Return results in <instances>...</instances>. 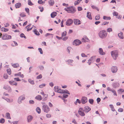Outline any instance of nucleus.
Returning a JSON list of instances; mask_svg holds the SVG:
<instances>
[{
    "label": "nucleus",
    "instance_id": "4468645a",
    "mask_svg": "<svg viewBox=\"0 0 124 124\" xmlns=\"http://www.w3.org/2000/svg\"><path fill=\"white\" fill-rule=\"evenodd\" d=\"M98 52L101 55H104L105 54V53L103 51V49L101 48L99 49Z\"/></svg>",
    "mask_w": 124,
    "mask_h": 124
},
{
    "label": "nucleus",
    "instance_id": "bf43d9fd",
    "mask_svg": "<svg viewBox=\"0 0 124 124\" xmlns=\"http://www.w3.org/2000/svg\"><path fill=\"white\" fill-rule=\"evenodd\" d=\"M68 95L66 94H64L62 95L63 97L64 98H66L68 97Z\"/></svg>",
    "mask_w": 124,
    "mask_h": 124
},
{
    "label": "nucleus",
    "instance_id": "20e7f679",
    "mask_svg": "<svg viewBox=\"0 0 124 124\" xmlns=\"http://www.w3.org/2000/svg\"><path fill=\"white\" fill-rule=\"evenodd\" d=\"M42 110L44 112L48 113L50 111V109L47 105H44L42 106Z\"/></svg>",
    "mask_w": 124,
    "mask_h": 124
},
{
    "label": "nucleus",
    "instance_id": "7c9ffc66",
    "mask_svg": "<svg viewBox=\"0 0 124 124\" xmlns=\"http://www.w3.org/2000/svg\"><path fill=\"white\" fill-rule=\"evenodd\" d=\"M12 66L14 68H16L19 66V64L18 63H17L12 64Z\"/></svg>",
    "mask_w": 124,
    "mask_h": 124
},
{
    "label": "nucleus",
    "instance_id": "774afa93",
    "mask_svg": "<svg viewBox=\"0 0 124 124\" xmlns=\"http://www.w3.org/2000/svg\"><path fill=\"white\" fill-rule=\"evenodd\" d=\"M123 109L122 108H120L118 110V112H122L123 111Z\"/></svg>",
    "mask_w": 124,
    "mask_h": 124
},
{
    "label": "nucleus",
    "instance_id": "bb28decb",
    "mask_svg": "<svg viewBox=\"0 0 124 124\" xmlns=\"http://www.w3.org/2000/svg\"><path fill=\"white\" fill-rule=\"evenodd\" d=\"M78 112L79 114L82 116H84L85 115L84 112L82 111H78Z\"/></svg>",
    "mask_w": 124,
    "mask_h": 124
},
{
    "label": "nucleus",
    "instance_id": "2eb2a0df",
    "mask_svg": "<svg viewBox=\"0 0 124 124\" xmlns=\"http://www.w3.org/2000/svg\"><path fill=\"white\" fill-rule=\"evenodd\" d=\"M60 91V92H59L60 93L64 94L66 93L68 94L69 95L70 94V93L67 90H62Z\"/></svg>",
    "mask_w": 124,
    "mask_h": 124
},
{
    "label": "nucleus",
    "instance_id": "0e129e2a",
    "mask_svg": "<svg viewBox=\"0 0 124 124\" xmlns=\"http://www.w3.org/2000/svg\"><path fill=\"white\" fill-rule=\"evenodd\" d=\"M42 78V76L41 74H40L38 75V76H37V79H41Z\"/></svg>",
    "mask_w": 124,
    "mask_h": 124
},
{
    "label": "nucleus",
    "instance_id": "338daca9",
    "mask_svg": "<svg viewBox=\"0 0 124 124\" xmlns=\"http://www.w3.org/2000/svg\"><path fill=\"white\" fill-rule=\"evenodd\" d=\"M43 96H44V99H45V100H46L48 97V95L47 94H44V95Z\"/></svg>",
    "mask_w": 124,
    "mask_h": 124
},
{
    "label": "nucleus",
    "instance_id": "423d86ee",
    "mask_svg": "<svg viewBox=\"0 0 124 124\" xmlns=\"http://www.w3.org/2000/svg\"><path fill=\"white\" fill-rule=\"evenodd\" d=\"M111 70L112 73H115L117 72L118 70V68L116 66H112L111 67Z\"/></svg>",
    "mask_w": 124,
    "mask_h": 124
},
{
    "label": "nucleus",
    "instance_id": "5fc2aeb1",
    "mask_svg": "<svg viewBox=\"0 0 124 124\" xmlns=\"http://www.w3.org/2000/svg\"><path fill=\"white\" fill-rule=\"evenodd\" d=\"M86 39L89 40L87 38H85V39L84 38H82V42H85L86 41Z\"/></svg>",
    "mask_w": 124,
    "mask_h": 124
},
{
    "label": "nucleus",
    "instance_id": "13d9d810",
    "mask_svg": "<svg viewBox=\"0 0 124 124\" xmlns=\"http://www.w3.org/2000/svg\"><path fill=\"white\" fill-rule=\"evenodd\" d=\"M13 42L14 43L15 45H14L13 44H11V45L12 46H17L18 45V44L15 41H13Z\"/></svg>",
    "mask_w": 124,
    "mask_h": 124
},
{
    "label": "nucleus",
    "instance_id": "de8ad7c7",
    "mask_svg": "<svg viewBox=\"0 0 124 124\" xmlns=\"http://www.w3.org/2000/svg\"><path fill=\"white\" fill-rule=\"evenodd\" d=\"M7 71L8 73L10 75L11 73V71L10 68L8 69H7Z\"/></svg>",
    "mask_w": 124,
    "mask_h": 124
},
{
    "label": "nucleus",
    "instance_id": "39448f33",
    "mask_svg": "<svg viewBox=\"0 0 124 124\" xmlns=\"http://www.w3.org/2000/svg\"><path fill=\"white\" fill-rule=\"evenodd\" d=\"M3 40L9 39H11V35H8L7 34H3L2 37Z\"/></svg>",
    "mask_w": 124,
    "mask_h": 124
},
{
    "label": "nucleus",
    "instance_id": "69168bd1",
    "mask_svg": "<svg viewBox=\"0 0 124 124\" xmlns=\"http://www.w3.org/2000/svg\"><path fill=\"white\" fill-rule=\"evenodd\" d=\"M8 75L6 74L5 73L3 75V77L4 78L6 79H7L8 78Z\"/></svg>",
    "mask_w": 124,
    "mask_h": 124
},
{
    "label": "nucleus",
    "instance_id": "e2e57ef3",
    "mask_svg": "<svg viewBox=\"0 0 124 124\" xmlns=\"http://www.w3.org/2000/svg\"><path fill=\"white\" fill-rule=\"evenodd\" d=\"M113 14L114 16H117V15H118V13L117 12L115 11H114L113 13Z\"/></svg>",
    "mask_w": 124,
    "mask_h": 124
},
{
    "label": "nucleus",
    "instance_id": "a19ab883",
    "mask_svg": "<svg viewBox=\"0 0 124 124\" xmlns=\"http://www.w3.org/2000/svg\"><path fill=\"white\" fill-rule=\"evenodd\" d=\"M20 16L22 17H24L26 16V15L24 14V13L23 12L21 13L20 15Z\"/></svg>",
    "mask_w": 124,
    "mask_h": 124
},
{
    "label": "nucleus",
    "instance_id": "0eeeda50",
    "mask_svg": "<svg viewBox=\"0 0 124 124\" xmlns=\"http://www.w3.org/2000/svg\"><path fill=\"white\" fill-rule=\"evenodd\" d=\"M73 44L75 45L78 46L82 43L81 42L79 39L75 40L73 42Z\"/></svg>",
    "mask_w": 124,
    "mask_h": 124
},
{
    "label": "nucleus",
    "instance_id": "1a4fd4ad",
    "mask_svg": "<svg viewBox=\"0 0 124 124\" xmlns=\"http://www.w3.org/2000/svg\"><path fill=\"white\" fill-rule=\"evenodd\" d=\"M73 22V20L72 19H69L67 21L66 24L67 26H70L72 24Z\"/></svg>",
    "mask_w": 124,
    "mask_h": 124
},
{
    "label": "nucleus",
    "instance_id": "6e6d98bb",
    "mask_svg": "<svg viewBox=\"0 0 124 124\" xmlns=\"http://www.w3.org/2000/svg\"><path fill=\"white\" fill-rule=\"evenodd\" d=\"M39 8L40 9V11L41 12H42L43 11L44 8L42 7L39 6Z\"/></svg>",
    "mask_w": 124,
    "mask_h": 124
},
{
    "label": "nucleus",
    "instance_id": "e433bc0d",
    "mask_svg": "<svg viewBox=\"0 0 124 124\" xmlns=\"http://www.w3.org/2000/svg\"><path fill=\"white\" fill-rule=\"evenodd\" d=\"M1 30L2 31L6 32L8 31L9 30L5 28L4 27H2L1 29Z\"/></svg>",
    "mask_w": 124,
    "mask_h": 124
},
{
    "label": "nucleus",
    "instance_id": "864d4df0",
    "mask_svg": "<svg viewBox=\"0 0 124 124\" xmlns=\"http://www.w3.org/2000/svg\"><path fill=\"white\" fill-rule=\"evenodd\" d=\"M46 85V84H43L41 85H40L39 86V88H42L44 87Z\"/></svg>",
    "mask_w": 124,
    "mask_h": 124
},
{
    "label": "nucleus",
    "instance_id": "a18cd8bd",
    "mask_svg": "<svg viewBox=\"0 0 124 124\" xmlns=\"http://www.w3.org/2000/svg\"><path fill=\"white\" fill-rule=\"evenodd\" d=\"M20 36L21 37L23 38H24L25 39L27 38L24 35L23 33H22L20 35Z\"/></svg>",
    "mask_w": 124,
    "mask_h": 124
},
{
    "label": "nucleus",
    "instance_id": "a878e982",
    "mask_svg": "<svg viewBox=\"0 0 124 124\" xmlns=\"http://www.w3.org/2000/svg\"><path fill=\"white\" fill-rule=\"evenodd\" d=\"M123 33L122 32L119 33L118 34V36L120 39H124V37L123 36Z\"/></svg>",
    "mask_w": 124,
    "mask_h": 124
},
{
    "label": "nucleus",
    "instance_id": "c85d7f7f",
    "mask_svg": "<svg viewBox=\"0 0 124 124\" xmlns=\"http://www.w3.org/2000/svg\"><path fill=\"white\" fill-rule=\"evenodd\" d=\"M109 106L111 109V110L113 111H116L115 110L114 108V107L113 105L112 104H110L109 105Z\"/></svg>",
    "mask_w": 124,
    "mask_h": 124
},
{
    "label": "nucleus",
    "instance_id": "3c124183",
    "mask_svg": "<svg viewBox=\"0 0 124 124\" xmlns=\"http://www.w3.org/2000/svg\"><path fill=\"white\" fill-rule=\"evenodd\" d=\"M5 119L3 118H1L0 119V123L3 124L5 122Z\"/></svg>",
    "mask_w": 124,
    "mask_h": 124
},
{
    "label": "nucleus",
    "instance_id": "4c0bfd02",
    "mask_svg": "<svg viewBox=\"0 0 124 124\" xmlns=\"http://www.w3.org/2000/svg\"><path fill=\"white\" fill-rule=\"evenodd\" d=\"M37 112L38 114H40L41 112V110L39 107H37L36 109Z\"/></svg>",
    "mask_w": 124,
    "mask_h": 124
},
{
    "label": "nucleus",
    "instance_id": "cd10ccee",
    "mask_svg": "<svg viewBox=\"0 0 124 124\" xmlns=\"http://www.w3.org/2000/svg\"><path fill=\"white\" fill-rule=\"evenodd\" d=\"M107 89L108 91H111L113 93H114V92H115V91L114 90L112 89H111L109 87H107Z\"/></svg>",
    "mask_w": 124,
    "mask_h": 124
},
{
    "label": "nucleus",
    "instance_id": "ddd939ff",
    "mask_svg": "<svg viewBox=\"0 0 124 124\" xmlns=\"http://www.w3.org/2000/svg\"><path fill=\"white\" fill-rule=\"evenodd\" d=\"M112 86L114 88H116L118 87L119 86L120 84L119 83L115 82L112 83Z\"/></svg>",
    "mask_w": 124,
    "mask_h": 124
},
{
    "label": "nucleus",
    "instance_id": "6e6552de",
    "mask_svg": "<svg viewBox=\"0 0 124 124\" xmlns=\"http://www.w3.org/2000/svg\"><path fill=\"white\" fill-rule=\"evenodd\" d=\"M25 99V96L23 95L20 96L18 100V102L19 104H21L22 103V101H23Z\"/></svg>",
    "mask_w": 124,
    "mask_h": 124
},
{
    "label": "nucleus",
    "instance_id": "f257e3e1",
    "mask_svg": "<svg viewBox=\"0 0 124 124\" xmlns=\"http://www.w3.org/2000/svg\"><path fill=\"white\" fill-rule=\"evenodd\" d=\"M98 35L101 39H105L107 36V33L105 30H101L99 32Z\"/></svg>",
    "mask_w": 124,
    "mask_h": 124
},
{
    "label": "nucleus",
    "instance_id": "7ed1b4c3",
    "mask_svg": "<svg viewBox=\"0 0 124 124\" xmlns=\"http://www.w3.org/2000/svg\"><path fill=\"white\" fill-rule=\"evenodd\" d=\"M111 56L114 59L116 60L118 56V52L117 50H114L111 52Z\"/></svg>",
    "mask_w": 124,
    "mask_h": 124
},
{
    "label": "nucleus",
    "instance_id": "c9c22d12",
    "mask_svg": "<svg viewBox=\"0 0 124 124\" xmlns=\"http://www.w3.org/2000/svg\"><path fill=\"white\" fill-rule=\"evenodd\" d=\"M82 0H78L75 1L74 2V5H77L80 2L82 1Z\"/></svg>",
    "mask_w": 124,
    "mask_h": 124
},
{
    "label": "nucleus",
    "instance_id": "a211bd4d",
    "mask_svg": "<svg viewBox=\"0 0 124 124\" xmlns=\"http://www.w3.org/2000/svg\"><path fill=\"white\" fill-rule=\"evenodd\" d=\"M10 84L12 85H15L16 86L17 85V83L14 81H10L9 82Z\"/></svg>",
    "mask_w": 124,
    "mask_h": 124
},
{
    "label": "nucleus",
    "instance_id": "58836bf2",
    "mask_svg": "<svg viewBox=\"0 0 124 124\" xmlns=\"http://www.w3.org/2000/svg\"><path fill=\"white\" fill-rule=\"evenodd\" d=\"M77 103H78L79 104H80L81 103V102L78 99H77L76 101L75 102L74 104L75 105H77Z\"/></svg>",
    "mask_w": 124,
    "mask_h": 124
},
{
    "label": "nucleus",
    "instance_id": "4d7b16f0",
    "mask_svg": "<svg viewBox=\"0 0 124 124\" xmlns=\"http://www.w3.org/2000/svg\"><path fill=\"white\" fill-rule=\"evenodd\" d=\"M25 10L26 12L29 15V10L28 8H25Z\"/></svg>",
    "mask_w": 124,
    "mask_h": 124
},
{
    "label": "nucleus",
    "instance_id": "9d476101",
    "mask_svg": "<svg viewBox=\"0 0 124 124\" xmlns=\"http://www.w3.org/2000/svg\"><path fill=\"white\" fill-rule=\"evenodd\" d=\"M27 122L28 123H30L32 120L33 118V117L31 115H29L27 116Z\"/></svg>",
    "mask_w": 124,
    "mask_h": 124
},
{
    "label": "nucleus",
    "instance_id": "ea45409f",
    "mask_svg": "<svg viewBox=\"0 0 124 124\" xmlns=\"http://www.w3.org/2000/svg\"><path fill=\"white\" fill-rule=\"evenodd\" d=\"M71 48L70 47L68 46L67 47V51L69 53V54H70V50H71Z\"/></svg>",
    "mask_w": 124,
    "mask_h": 124
},
{
    "label": "nucleus",
    "instance_id": "b1692460",
    "mask_svg": "<svg viewBox=\"0 0 124 124\" xmlns=\"http://www.w3.org/2000/svg\"><path fill=\"white\" fill-rule=\"evenodd\" d=\"M57 13L55 12H52L51 14V17L54 18L57 14Z\"/></svg>",
    "mask_w": 124,
    "mask_h": 124
},
{
    "label": "nucleus",
    "instance_id": "5701e85b",
    "mask_svg": "<svg viewBox=\"0 0 124 124\" xmlns=\"http://www.w3.org/2000/svg\"><path fill=\"white\" fill-rule=\"evenodd\" d=\"M35 99L39 101H40L42 99V98L40 95H38L36 97Z\"/></svg>",
    "mask_w": 124,
    "mask_h": 124
},
{
    "label": "nucleus",
    "instance_id": "c03bdc74",
    "mask_svg": "<svg viewBox=\"0 0 124 124\" xmlns=\"http://www.w3.org/2000/svg\"><path fill=\"white\" fill-rule=\"evenodd\" d=\"M89 103L91 104H93V103L94 101L93 99H90L89 100Z\"/></svg>",
    "mask_w": 124,
    "mask_h": 124
},
{
    "label": "nucleus",
    "instance_id": "052dcab7",
    "mask_svg": "<svg viewBox=\"0 0 124 124\" xmlns=\"http://www.w3.org/2000/svg\"><path fill=\"white\" fill-rule=\"evenodd\" d=\"M38 50L40 52V53L41 54H43V51H42V49L41 48H39L38 49Z\"/></svg>",
    "mask_w": 124,
    "mask_h": 124
},
{
    "label": "nucleus",
    "instance_id": "4be33fe9",
    "mask_svg": "<svg viewBox=\"0 0 124 124\" xmlns=\"http://www.w3.org/2000/svg\"><path fill=\"white\" fill-rule=\"evenodd\" d=\"M87 17L90 19H92V18L91 15V13L89 12H87Z\"/></svg>",
    "mask_w": 124,
    "mask_h": 124
},
{
    "label": "nucleus",
    "instance_id": "2f4dec72",
    "mask_svg": "<svg viewBox=\"0 0 124 124\" xmlns=\"http://www.w3.org/2000/svg\"><path fill=\"white\" fill-rule=\"evenodd\" d=\"M6 115L7 118L9 119H11L10 114L9 113H7L6 114Z\"/></svg>",
    "mask_w": 124,
    "mask_h": 124
},
{
    "label": "nucleus",
    "instance_id": "473e14b6",
    "mask_svg": "<svg viewBox=\"0 0 124 124\" xmlns=\"http://www.w3.org/2000/svg\"><path fill=\"white\" fill-rule=\"evenodd\" d=\"M92 8L93 9H96L98 11H99V9L98 8L96 7L94 5H92L91 6Z\"/></svg>",
    "mask_w": 124,
    "mask_h": 124
},
{
    "label": "nucleus",
    "instance_id": "f03ea898",
    "mask_svg": "<svg viewBox=\"0 0 124 124\" xmlns=\"http://www.w3.org/2000/svg\"><path fill=\"white\" fill-rule=\"evenodd\" d=\"M64 9L68 12L70 13H73L76 11L75 8L71 6L70 7H67L66 8H65Z\"/></svg>",
    "mask_w": 124,
    "mask_h": 124
},
{
    "label": "nucleus",
    "instance_id": "393cba45",
    "mask_svg": "<svg viewBox=\"0 0 124 124\" xmlns=\"http://www.w3.org/2000/svg\"><path fill=\"white\" fill-rule=\"evenodd\" d=\"M54 1L53 0H50L48 1V3L50 6H53L54 4Z\"/></svg>",
    "mask_w": 124,
    "mask_h": 124
},
{
    "label": "nucleus",
    "instance_id": "f3484780",
    "mask_svg": "<svg viewBox=\"0 0 124 124\" xmlns=\"http://www.w3.org/2000/svg\"><path fill=\"white\" fill-rule=\"evenodd\" d=\"M91 108L88 106H86L85 107L84 111L86 113H87L90 110Z\"/></svg>",
    "mask_w": 124,
    "mask_h": 124
},
{
    "label": "nucleus",
    "instance_id": "412c9836",
    "mask_svg": "<svg viewBox=\"0 0 124 124\" xmlns=\"http://www.w3.org/2000/svg\"><path fill=\"white\" fill-rule=\"evenodd\" d=\"M73 61V60L72 59H69L67 60L66 62L68 63V64H70L71 66H73L72 64H71L72 63V62Z\"/></svg>",
    "mask_w": 124,
    "mask_h": 124
},
{
    "label": "nucleus",
    "instance_id": "6ab92c4d",
    "mask_svg": "<svg viewBox=\"0 0 124 124\" xmlns=\"http://www.w3.org/2000/svg\"><path fill=\"white\" fill-rule=\"evenodd\" d=\"M54 89L55 92H57L58 93H59V92H60V91L61 90L60 89L58 86H55Z\"/></svg>",
    "mask_w": 124,
    "mask_h": 124
},
{
    "label": "nucleus",
    "instance_id": "09e8293b",
    "mask_svg": "<svg viewBox=\"0 0 124 124\" xmlns=\"http://www.w3.org/2000/svg\"><path fill=\"white\" fill-rule=\"evenodd\" d=\"M28 4L30 6H32L33 5V4L31 1V0H28Z\"/></svg>",
    "mask_w": 124,
    "mask_h": 124
},
{
    "label": "nucleus",
    "instance_id": "f704fd0d",
    "mask_svg": "<svg viewBox=\"0 0 124 124\" xmlns=\"http://www.w3.org/2000/svg\"><path fill=\"white\" fill-rule=\"evenodd\" d=\"M95 57V56H93L92 57L88 60V61L89 62H91L94 60V59Z\"/></svg>",
    "mask_w": 124,
    "mask_h": 124
},
{
    "label": "nucleus",
    "instance_id": "c756f323",
    "mask_svg": "<svg viewBox=\"0 0 124 124\" xmlns=\"http://www.w3.org/2000/svg\"><path fill=\"white\" fill-rule=\"evenodd\" d=\"M103 19L105 20H109L111 19L110 17H108L106 16H103Z\"/></svg>",
    "mask_w": 124,
    "mask_h": 124
},
{
    "label": "nucleus",
    "instance_id": "49530a36",
    "mask_svg": "<svg viewBox=\"0 0 124 124\" xmlns=\"http://www.w3.org/2000/svg\"><path fill=\"white\" fill-rule=\"evenodd\" d=\"M34 33L36 35H40L38 31L36 29L34 31Z\"/></svg>",
    "mask_w": 124,
    "mask_h": 124
},
{
    "label": "nucleus",
    "instance_id": "79ce46f5",
    "mask_svg": "<svg viewBox=\"0 0 124 124\" xmlns=\"http://www.w3.org/2000/svg\"><path fill=\"white\" fill-rule=\"evenodd\" d=\"M107 32H110L112 31V28H109L107 29Z\"/></svg>",
    "mask_w": 124,
    "mask_h": 124
},
{
    "label": "nucleus",
    "instance_id": "603ef678",
    "mask_svg": "<svg viewBox=\"0 0 124 124\" xmlns=\"http://www.w3.org/2000/svg\"><path fill=\"white\" fill-rule=\"evenodd\" d=\"M39 67L41 70H43L44 69V67L42 65H40L39 66Z\"/></svg>",
    "mask_w": 124,
    "mask_h": 124
},
{
    "label": "nucleus",
    "instance_id": "f8f14e48",
    "mask_svg": "<svg viewBox=\"0 0 124 124\" xmlns=\"http://www.w3.org/2000/svg\"><path fill=\"white\" fill-rule=\"evenodd\" d=\"M81 102L82 104H84L86 103L87 101V99L86 97H83L81 99Z\"/></svg>",
    "mask_w": 124,
    "mask_h": 124
},
{
    "label": "nucleus",
    "instance_id": "dca6fc26",
    "mask_svg": "<svg viewBox=\"0 0 124 124\" xmlns=\"http://www.w3.org/2000/svg\"><path fill=\"white\" fill-rule=\"evenodd\" d=\"M74 24L76 25H78L81 23V21L77 19H74Z\"/></svg>",
    "mask_w": 124,
    "mask_h": 124
},
{
    "label": "nucleus",
    "instance_id": "aec40b11",
    "mask_svg": "<svg viewBox=\"0 0 124 124\" xmlns=\"http://www.w3.org/2000/svg\"><path fill=\"white\" fill-rule=\"evenodd\" d=\"M21 4L20 3H17L15 4V6L16 8H19L21 6Z\"/></svg>",
    "mask_w": 124,
    "mask_h": 124
},
{
    "label": "nucleus",
    "instance_id": "9b49d317",
    "mask_svg": "<svg viewBox=\"0 0 124 124\" xmlns=\"http://www.w3.org/2000/svg\"><path fill=\"white\" fill-rule=\"evenodd\" d=\"M3 88L6 90H7L9 92H11L12 91V89L11 87L8 85H4Z\"/></svg>",
    "mask_w": 124,
    "mask_h": 124
},
{
    "label": "nucleus",
    "instance_id": "8fccbe9b",
    "mask_svg": "<svg viewBox=\"0 0 124 124\" xmlns=\"http://www.w3.org/2000/svg\"><path fill=\"white\" fill-rule=\"evenodd\" d=\"M66 35V32L65 31H64L62 33V37L65 36Z\"/></svg>",
    "mask_w": 124,
    "mask_h": 124
},
{
    "label": "nucleus",
    "instance_id": "680f3d73",
    "mask_svg": "<svg viewBox=\"0 0 124 124\" xmlns=\"http://www.w3.org/2000/svg\"><path fill=\"white\" fill-rule=\"evenodd\" d=\"M14 80L17 81H21V80L19 78H14Z\"/></svg>",
    "mask_w": 124,
    "mask_h": 124
},
{
    "label": "nucleus",
    "instance_id": "37998d69",
    "mask_svg": "<svg viewBox=\"0 0 124 124\" xmlns=\"http://www.w3.org/2000/svg\"><path fill=\"white\" fill-rule=\"evenodd\" d=\"M100 18V16L99 15H98L96 16L95 17V19L96 20H98Z\"/></svg>",
    "mask_w": 124,
    "mask_h": 124
},
{
    "label": "nucleus",
    "instance_id": "72a5a7b5",
    "mask_svg": "<svg viewBox=\"0 0 124 124\" xmlns=\"http://www.w3.org/2000/svg\"><path fill=\"white\" fill-rule=\"evenodd\" d=\"M28 82L31 85H34V83L33 80H32L31 79H29L28 80Z\"/></svg>",
    "mask_w": 124,
    "mask_h": 124
}]
</instances>
